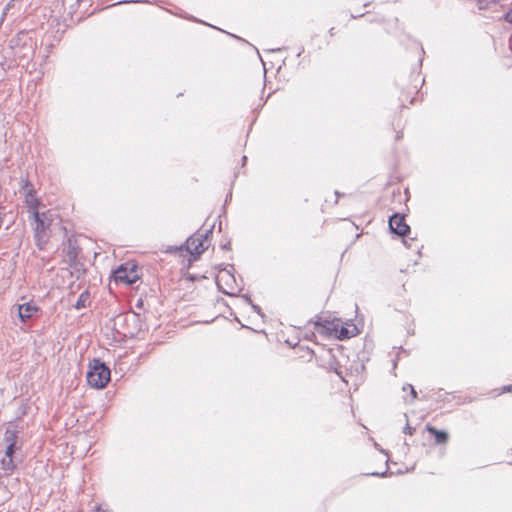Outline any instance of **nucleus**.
I'll return each instance as SVG.
<instances>
[{"instance_id": "f257e3e1", "label": "nucleus", "mask_w": 512, "mask_h": 512, "mask_svg": "<svg viewBox=\"0 0 512 512\" xmlns=\"http://www.w3.org/2000/svg\"><path fill=\"white\" fill-rule=\"evenodd\" d=\"M111 378L110 369L99 359H93L89 364L87 382L91 387L102 389L106 387Z\"/></svg>"}, {"instance_id": "f03ea898", "label": "nucleus", "mask_w": 512, "mask_h": 512, "mask_svg": "<svg viewBox=\"0 0 512 512\" xmlns=\"http://www.w3.org/2000/svg\"><path fill=\"white\" fill-rule=\"evenodd\" d=\"M214 225L208 229L198 231L186 241V250L193 256L199 257L209 246V236L212 235Z\"/></svg>"}, {"instance_id": "7ed1b4c3", "label": "nucleus", "mask_w": 512, "mask_h": 512, "mask_svg": "<svg viewBox=\"0 0 512 512\" xmlns=\"http://www.w3.org/2000/svg\"><path fill=\"white\" fill-rule=\"evenodd\" d=\"M32 215H33L34 222H35V227H34L35 237L38 241H42L46 237L45 232L49 228L51 220H52L50 212L47 211V212L40 213L39 211H34Z\"/></svg>"}, {"instance_id": "20e7f679", "label": "nucleus", "mask_w": 512, "mask_h": 512, "mask_svg": "<svg viewBox=\"0 0 512 512\" xmlns=\"http://www.w3.org/2000/svg\"><path fill=\"white\" fill-rule=\"evenodd\" d=\"M135 265H133L130 269H128L127 264H121L114 271V278L116 282H121L125 284H133L137 281L138 275L135 270Z\"/></svg>"}, {"instance_id": "39448f33", "label": "nucleus", "mask_w": 512, "mask_h": 512, "mask_svg": "<svg viewBox=\"0 0 512 512\" xmlns=\"http://www.w3.org/2000/svg\"><path fill=\"white\" fill-rule=\"evenodd\" d=\"M22 182L23 185L21 188V192L25 196V203L28 206L29 211H31L32 213L34 211H38L37 208L39 205V201L35 195V190L33 189L28 180H23Z\"/></svg>"}, {"instance_id": "423d86ee", "label": "nucleus", "mask_w": 512, "mask_h": 512, "mask_svg": "<svg viewBox=\"0 0 512 512\" xmlns=\"http://www.w3.org/2000/svg\"><path fill=\"white\" fill-rule=\"evenodd\" d=\"M389 228L392 233L399 236H405L410 231V227L405 223L404 216L397 213L389 218Z\"/></svg>"}, {"instance_id": "0eeeda50", "label": "nucleus", "mask_w": 512, "mask_h": 512, "mask_svg": "<svg viewBox=\"0 0 512 512\" xmlns=\"http://www.w3.org/2000/svg\"><path fill=\"white\" fill-rule=\"evenodd\" d=\"M15 309L21 322H26L32 318L39 310V308L31 302L19 304Z\"/></svg>"}, {"instance_id": "6e6552de", "label": "nucleus", "mask_w": 512, "mask_h": 512, "mask_svg": "<svg viewBox=\"0 0 512 512\" xmlns=\"http://www.w3.org/2000/svg\"><path fill=\"white\" fill-rule=\"evenodd\" d=\"M339 326H340V321L339 320L329 321V320H326V319L322 320V318H320L315 323L316 331L321 333V334H331L334 331L337 332Z\"/></svg>"}, {"instance_id": "1a4fd4ad", "label": "nucleus", "mask_w": 512, "mask_h": 512, "mask_svg": "<svg viewBox=\"0 0 512 512\" xmlns=\"http://www.w3.org/2000/svg\"><path fill=\"white\" fill-rule=\"evenodd\" d=\"M427 431L434 435L437 444H445L448 441V433L437 430L435 427L427 425Z\"/></svg>"}, {"instance_id": "9d476101", "label": "nucleus", "mask_w": 512, "mask_h": 512, "mask_svg": "<svg viewBox=\"0 0 512 512\" xmlns=\"http://www.w3.org/2000/svg\"><path fill=\"white\" fill-rule=\"evenodd\" d=\"M89 298H90V294H89V292H88V291H84V292H82V293L79 295V297H78V299H77V301H76V303H75L74 307H75L77 310H80V309H82V308H85V307L87 306L88 302H89Z\"/></svg>"}, {"instance_id": "9b49d317", "label": "nucleus", "mask_w": 512, "mask_h": 512, "mask_svg": "<svg viewBox=\"0 0 512 512\" xmlns=\"http://www.w3.org/2000/svg\"><path fill=\"white\" fill-rule=\"evenodd\" d=\"M2 469L6 473H11L16 468V464L14 463L13 458L5 457L1 461Z\"/></svg>"}, {"instance_id": "f8f14e48", "label": "nucleus", "mask_w": 512, "mask_h": 512, "mask_svg": "<svg viewBox=\"0 0 512 512\" xmlns=\"http://www.w3.org/2000/svg\"><path fill=\"white\" fill-rule=\"evenodd\" d=\"M16 439H17V431L10 430V429H7L5 431V433H4V441L7 444H11V443L16 444Z\"/></svg>"}, {"instance_id": "ddd939ff", "label": "nucleus", "mask_w": 512, "mask_h": 512, "mask_svg": "<svg viewBox=\"0 0 512 512\" xmlns=\"http://www.w3.org/2000/svg\"><path fill=\"white\" fill-rule=\"evenodd\" d=\"M356 327L354 326L352 330H349L348 328H345L343 326H341L340 330H339V335L338 337L340 339H346V338H350L352 336H354L356 334Z\"/></svg>"}, {"instance_id": "4468645a", "label": "nucleus", "mask_w": 512, "mask_h": 512, "mask_svg": "<svg viewBox=\"0 0 512 512\" xmlns=\"http://www.w3.org/2000/svg\"><path fill=\"white\" fill-rule=\"evenodd\" d=\"M25 37L26 34L24 32H20L17 34V36L11 38L9 42L10 48L15 49L18 47Z\"/></svg>"}, {"instance_id": "2eb2a0df", "label": "nucleus", "mask_w": 512, "mask_h": 512, "mask_svg": "<svg viewBox=\"0 0 512 512\" xmlns=\"http://www.w3.org/2000/svg\"><path fill=\"white\" fill-rule=\"evenodd\" d=\"M15 450H16V444H14V443L7 444L6 451H5V457L13 458Z\"/></svg>"}, {"instance_id": "dca6fc26", "label": "nucleus", "mask_w": 512, "mask_h": 512, "mask_svg": "<svg viewBox=\"0 0 512 512\" xmlns=\"http://www.w3.org/2000/svg\"><path fill=\"white\" fill-rule=\"evenodd\" d=\"M128 321V316L127 315H118L115 320H114V326L117 327V326H121L124 322H127Z\"/></svg>"}, {"instance_id": "f3484780", "label": "nucleus", "mask_w": 512, "mask_h": 512, "mask_svg": "<svg viewBox=\"0 0 512 512\" xmlns=\"http://www.w3.org/2000/svg\"><path fill=\"white\" fill-rule=\"evenodd\" d=\"M406 389L410 390L411 399L409 400V402H413L417 398V392L415 388L412 385L407 384L403 386V390L405 391Z\"/></svg>"}, {"instance_id": "a211bd4d", "label": "nucleus", "mask_w": 512, "mask_h": 512, "mask_svg": "<svg viewBox=\"0 0 512 512\" xmlns=\"http://www.w3.org/2000/svg\"><path fill=\"white\" fill-rule=\"evenodd\" d=\"M404 417H405V419H406V425H405V427H404L403 432H404L405 434L412 435V434L414 433V431H415V428H413V427H411V426L409 425V421H408V416H407V414H404Z\"/></svg>"}, {"instance_id": "6ab92c4d", "label": "nucleus", "mask_w": 512, "mask_h": 512, "mask_svg": "<svg viewBox=\"0 0 512 512\" xmlns=\"http://www.w3.org/2000/svg\"><path fill=\"white\" fill-rule=\"evenodd\" d=\"M246 300H247V302L251 305V307H252V309H253V311H254V312H256L257 314H259V315L263 316V313H262V311H261L260 306H258V305H256V304H253V303H252V301H251V299H250L249 297H247V296H246Z\"/></svg>"}, {"instance_id": "aec40b11", "label": "nucleus", "mask_w": 512, "mask_h": 512, "mask_svg": "<svg viewBox=\"0 0 512 512\" xmlns=\"http://www.w3.org/2000/svg\"><path fill=\"white\" fill-rule=\"evenodd\" d=\"M183 246L181 247H173V246H170L166 249V252L167 253H172V252H176L177 250L181 249Z\"/></svg>"}, {"instance_id": "412c9836", "label": "nucleus", "mask_w": 512, "mask_h": 512, "mask_svg": "<svg viewBox=\"0 0 512 512\" xmlns=\"http://www.w3.org/2000/svg\"><path fill=\"white\" fill-rule=\"evenodd\" d=\"M512 390V385H506L502 388L501 393L510 392Z\"/></svg>"}, {"instance_id": "4be33fe9", "label": "nucleus", "mask_w": 512, "mask_h": 512, "mask_svg": "<svg viewBox=\"0 0 512 512\" xmlns=\"http://www.w3.org/2000/svg\"><path fill=\"white\" fill-rule=\"evenodd\" d=\"M506 20L510 23H512V9L507 12L506 14Z\"/></svg>"}, {"instance_id": "5701e85b", "label": "nucleus", "mask_w": 512, "mask_h": 512, "mask_svg": "<svg viewBox=\"0 0 512 512\" xmlns=\"http://www.w3.org/2000/svg\"><path fill=\"white\" fill-rule=\"evenodd\" d=\"M372 476H378V477H385L387 476V472H383V473H371Z\"/></svg>"}, {"instance_id": "b1692460", "label": "nucleus", "mask_w": 512, "mask_h": 512, "mask_svg": "<svg viewBox=\"0 0 512 512\" xmlns=\"http://www.w3.org/2000/svg\"><path fill=\"white\" fill-rule=\"evenodd\" d=\"M14 5V2H11V0L7 3L5 7V11L9 10Z\"/></svg>"}, {"instance_id": "393cba45", "label": "nucleus", "mask_w": 512, "mask_h": 512, "mask_svg": "<svg viewBox=\"0 0 512 512\" xmlns=\"http://www.w3.org/2000/svg\"><path fill=\"white\" fill-rule=\"evenodd\" d=\"M229 245H230V243L224 244V245L222 246V248H223V249H228Z\"/></svg>"}, {"instance_id": "a878e982", "label": "nucleus", "mask_w": 512, "mask_h": 512, "mask_svg": "<svg viewBox=\"0 0 512 512\" xmlns=\"http://www.w3.org/2000/svg\"><path fill=\"white\" fill-rule=\"evenodd\" d=\"M96 512H106L105 510L101 509L100 507L97 508Z\"/></svg>"}, {"instance_id": "bb28decb", "label": "nucleus", "mask_w": 512, "mask_h": 512, "mask_svg": "<svg viewBox=\"0 0 512 512\" xmlns=\"http://www.w3.org/2000/svg\"><path fill=\"white\" fill-rule=\"evenodd\" d=\"M122 334H123L124 336H126L127 334H133V333H132V332H126V331H123V332H122Z\"/></svg>"}, {"instance_id": "cd10ccee", "label": "nucleus", "mask_w": 512, "mask_h": 512, "mask_svg": "<svg viewBox=\"0 0 512 512\" xmlns=\"http://www.w3.org/2000/svg\"><path fill=\"white\" fill-rule=\"evenodd\" d=\"M487 2H493V3H496L498 2L499 0H486Z\"/></svg>"}, {"instance_id": "c85d7f7f", "label": "nucleus", "mask_w": 512, "mask_h": 512, "mask_svg": "<svg viewBox=\"0 0 512 512\" xmlns=\"http://www.w3.org/2000/svg\"><path fill=\"white\" fill-rule=\"evenodd\" d=\"M246 159V156H243V163H245Z\"/></svg>"}]
</instances>
